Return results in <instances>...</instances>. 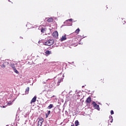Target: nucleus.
<instances>
[{"mask_svg":"<svg viewBox=\"0 0 126 126\" xmlns=\"http://www.w3.org/2000/svg\"><path fill=\"white\" fill-rule=\"evenodd\" d=\"M55 43V41L53 39H49L47 41H46L44 45L45 46H52Z\"/></svg>","mask_w":126,"mask_h":126,"instance_id":"1","label":"nucleus"},{"mask_svg":"<svg viewBox=\"0 0 126 126\" xmlns=\"http://www.w3.org/2000/svg\"><path fill=\"white\" fill-rule=\"evenodd\" d=\"M93 105L94 109H96V110H98V111H100V107H99V105H97V103L95 102V101L93 102Z\"/></svg>","mask_w":126,"mask_h":126,"instance_id":"2","label":"nucleus"},{"mask_svg":"<svg viewBox=\"0 0 126 126\" xmlns=\"http://www.w3.org/2000/svg\"><path fill=\"white\" fill-rule=\"evenodd\" d=\"M69 21L70 22H71L72 21V19H69L68 20H66L64 22V24H66L65 25L66 26H69Z\"/></svg>","mask_w":126,"mask_h":126,"instance_id":"3","label":"nucleus"},{"mask_svg":"<svg viewBox=\"0 0 126 126\" xmlns=\"http://www.w3.org/2000/svg\"><path fill=\"white\" fill-rule=\"evenodd\" d=\"M52 36L54 38H58L59 37V33L58 32V31L54 32L52 34Z\"/></svg>","mask_w":126,"mask_h":126,"instance_id":"4","label":"nucleus"},{"mask_svg":"<svg viewBox=\"0 0 126 126\" xmlns=\"http://www.w3.org/2000/svg\"><path fill=\"white\" fill-rule=\"evenodd\" d=\"M43 122H44V119L43 118L40 119L38 122V126H41L42 124H43Z\"/></svg>","mask_w":126,"mask_h":126,"instance_id":"5","label":"nucleus"},{"mask_svg":"<svg viewBox=\"0 0 126 126\" xmlns=\"http://www.w3.org/2000/svg\"><path fill=\"white\" fill-rule=\"evenodd\" d=\"M86 102L87 104H90L91 103V97L89 96L86 100Z\"/></svg>","mask_w":126,"mask_h":126,"instance_id":"6","label":"nucleus"},{"mask_svg":"<svg viewBox=\"0 0 126 126\" xmlns=\"http://www.w3.org/2000/svg\"><path fill=\"white\" fill-rule=\"evenodd\" d=\"M36 99H37V96H34L31 101V104H32V103H35V102H36Z\"/></svg>","mask_w":126,"mask_h":126,"instance_id":"7","label":"nucleus"},{"mask_svg":"<svg viewBox=\"0 0 126 126\" xmlns=\"http://www.w3.org/2000/svg\"><path fill=\"white\" fill-rule=\"evenodd\" d=\"M52 108H54V105L51 104L48 106L47 109H48L49 110H50V109H52Z\"/></svg>","mask_w":126,"mask_h":126,"instance_id":"8","label":"nucleus"},{"mask_svg":"<svg viewBox=\"0 0 126 126\" xmlns=\"http://www.w3.org/2000/svg\"><path fill=\"white\" fill-rule=\"evenodd\" d=\"M64 40H66V36L65 35L63 36L61 38V41H64Z\"/></svg>","mask_w":126,"mask_h":126,"instance_id":"9","label":"nucleus"},{"mask_svg":"<svg viewBox=\"0 0 126 126\" xmlns=\"http://www.w3.org/2000/svg\"><path fill=\"white\" fill-rule=\"evenodd\" d=\"M51 53H52V52L51 51H49V50H47L45 52V54L47 56H49V55H51Z\"/></svg>","mask_w":126,"mask_h":126,"instance_id":"10","label":"nucleus"},{"mask_svg":"<svg viewBox=\"0 0 126 126\" xmlns=\"http://www.w3.org/2000/svg\"><path fill=\"white\" fill-rule=\"evenodd\" d=\"M10 65H11V67L13 68V69H15V68H16L15 67V65L14 64L11 63Z\"/></svg>","mask_w":126,"mask_h":126,"instance_id":"11","label":"nucleus"},{"mask_svg":"<svg viewBox=\"0 0 126 126\" xmlns=\"http://www.w3.org/2000/svg\"><path fill=\"white\" fill-rule=\"evenodd\" d=\"M29 87H27V89H26V91H25V93L26 94H28V93H29Z\"/></svg>","mask_w":126,"mask_h":126,"instance_id":"12","label":"nucleus"},{"mask_svg":"<svg viewBox=\"0 0 126 126\" xmlns=\"http://www.w3.org/2000/svg\"><path fill=\"white\" fill-rule=\"evenodd\" d=\"M79 126V122L78 121V120H76L75 122V126Z\"/></svg>","mask_w":126,"mask_h":126,"instance_id":"13","label":"nucleus"},{"mask_svg":"<svg viewBox=\"0 0 126 126\" xmlns=\"http://www.w3.org/2000/svg\"><path fill=\"white\" fill-rule=\"evenodd\" d=\"M0 66L2 67V68H5L6 65L4 63H3L2 65H0Z\"/></svg>","mask_w":126,"mask_h":126,"instance_id":"14","label":"nucleus"},{"mask_svg":"<svg viewBox=\"0 0 126 126\" xmlns=\"http://www.w3.org/2000/svg\"><path fill=\"white\" fill-rule=\"evenodd\" d=\"M48 22H53V18H50L47 20Z\"/></svg>","mask_w":126,"mask_h":126,"instance_id":"15","label":"nucleus"},{"mask_svg":"<svg viewBox=\"0 0 126 126\" xmlns=\"http://www.w3.org/2000/svg\"><path fill=\"white\" fill-rule=\"evenodd\" d=\"M45 31H46V29H44L43 28H41V32L42 33H45Z\"/></svg>","mask_w":126,"mask_h":126,"instance_id":"16","label":"nucleus"},{"mask_svg":"<svg viewBox=\"0 0 126 126\" xmlns=\"http://www.w3.org/2000/svg\"><path fill=\"white\" fill-rule=\"evenodd\" d=\"M13 70L14 72H15V73H17V74H18V73H19V72L18 71V70L16 69V68L14 69Z\"/></svg>","mask_w":126,"mask_h":126,"instance_id":"17","label":"nucleus"},{"mask_svg":"<svg viewBox=\"0 0 126 126\" xmlns=\"http://www.w3.org/2000/svg\"><path fill=\"white\" fill-rule=\"evenodd\" d=\"M109 119H111V121H110V123H113V116H109Z\"/></svg>","mask_w":126,"mask_h":126,"instance_id":"18","label":"nucleus"},{"mask_svg":"<svg viewBox=\"0 0 126 126\" xmlns=\"http://www.w3.org/2000/svg\"><path fill=\"white\" fill-rule=\"evenodd\" d=\"M79 31H80V30H79V29H77L75 32V33H79Z\"/></svg>","mask_w":126,"mask_h":126,"instance_id":"19","label":"nucleus"},{"mask_svg":"<svg viewBox=\"0 0 126 126\" xmlns=\"http://www.w3.org/2000/svg\"><path fill=\"white\" fill-rule=\"evenodd\" d=\"M4 63L5 64V65H7L9 64V62H4Z\"/></svg>","mask_w":126,"mask_h":126,"instance_id":"20","label":"nucleus"},{"mask_svg":"<svg viewBox=\"0 0 126 126\" xmlns=\"http://www.w3.org/2000/svg\"><path fill=\"white\" fill-rule=\"evenodd\" d=\"M61 82H62V80H60L57 83L58 85H60V83H61Z\"/></svg>","mask_w":126,"mask_h":126,"instance_id":"21","label":"nucleus"},{"mask_svg":"<svg viewBox=\"0 0 126 126\" xmlns=\"http://www.w3.org/2000/svg\"><path fill=\"white\" fill-rule=\"evenodd\" d=\"M111 115H114V111H113V110L111 111Z\"/></svg>","mask_w":126,"mask_h":126,"instance_id":"22","label":"nucleus"},{"mask_svg":"<svg viewBox=\"0 0 126 126\" xmlns=\"http://www.w3.org/2000/svg\"><path fill=\"white\" fill-rule=\"evenodd\" d=\"M47 114H48V116H49V115H50V114H51V111H50V110L48 111Z\"/></svg>","mask_w":126,"mask_h":126,"instance_id":"23","label":"nucleus"},{"mask_svg":"<svg viewBox=\"0 0 126 126\" xmlns=\"http://www.w3.org/2000/svg\"><path fill=\"white\" fill-rule=\"evenodd\" d=\"M76 93H77V94H79V91H77V90H76Z\"/></svg>","mask_w":126,"mask_h":126,"instance_id":"24","label":"nucleus"},{"mask_svg":"<svg viewBox=\"0 0 126 126\" xmlns=\"http://www.w3.org/2000/svg\"><path fill=\"white\" fill-rule=\"evenodd\" d=\"M48 116H49V115H48V113H47V114H46V118H48Z\"/></svg>","mask_w":126,"mask_h":126,"instance_id":"25","label":"nucleus"},{"mask_svg":"<svg viewBox=\"0 0 126 126\" xmlns=\"http://www.w3.org/2000/svg\"><path fill=\"white\" fill-rule=\"evenodd\" d=\"M20 39H23V37H22L21 36H20Z\"/></svg>","mask_w":126,"mask_h":126,"instance_id":"26","label":"nucleus"},{"mask_svg":"<svg viewBox=\"0 0 126 126\" xmlns=\"http://www.w3.org/2000/svg\"><path fill=\"white\" fill-rule=\"evenodd\" d=\"M71 126H74V124L71 125Z\"/></svg>","mask_w":126,"mask_h":126,"instance_id":"27","label":"nucleus"},{"mask_svg":"<svg viewBox=\"0 0 126 126\" xmlns=\"http://www.w3.org/2000/svg\"><path fill=\"white\" fill-rule=\"evenodd\" d=\"M2 108H5V107L4 106H3Z\"/></svg>","mask_w":126,"mask_h":126,"instance_id":"28","label":"nucleus"},{"mask_svg":"<svg viewBox=\"0 0 126 126\" xmlns=\"http://www.w3.org/2000/svg\"><path fill=\"white\" fill-rule=\"evenodd\" d=\"M82 87V88H83L84 87V86H83Z\"/></svg>","mask_w":126,"mask_h":126,"instance_id":"29","label":"nucleus"},{"mask_svg":"<svg viewBox=\"0 0 126 126\" xmlns=\"http://www.w3.org/2000/svg\"><path fill=\"white\" fill-rule=\"evenodd\" d=\"M63 25H62V27H63Z\"/></svg>","mask_w":126,"mask_h":126,"instance_id":"30","label":"nucleus"},{"mask_svg":"<svg viewBox=\"0 0 126 126\" xmlns=\"http://www.w3.org/2000/svg\"><path fill=\"white\" fill-rule=\"evenodd\" d=\"M8 1H10L9 0H8Z\"/></svg>","mask_w":126,"mask_h":126,"instance_id":"31","label":"nucleus"},{"mask_svg":"<svg viewBox=\"0 0 126 126\" xmlns=\"http://www.w3.org/2000/svg\"><path fill=\"white\" fill-rule=\"evenodd\" d=\"M74 62H72V63H73Z\"/></svg>","mask_w":126,"mask_h":126,"instance_id":"32","label":"nucleus"}]
</instances>
